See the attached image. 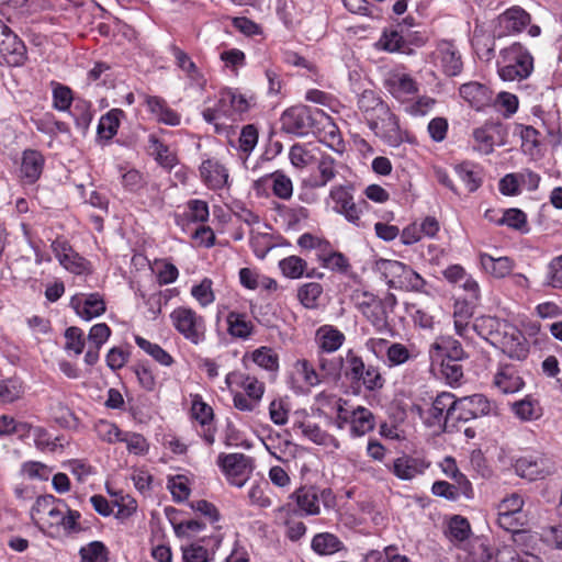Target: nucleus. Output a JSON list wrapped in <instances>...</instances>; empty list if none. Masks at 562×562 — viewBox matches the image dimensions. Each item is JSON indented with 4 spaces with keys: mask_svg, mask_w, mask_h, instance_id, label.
I'll list each match as a JSON object with an SVG mask.
<instances>
[{
    "mask_svg": "<svg viewBox=\"0 0 562 562\" xmlns=\"http://www.w3.org/2000/svg\"><path fill=\"white\" fill-rule=\"evenodd\" d=\"M515 473L530 482L544 480L555 472V464L542 454H526L515 460Z\"/></svg>",
    "mask_w": 562,
    "mask_h": 562,
    "instance_id": "obj_7",
    "label": "nucleus"
},
{
    "mask_svg": "<svg viewBox=\"0 0 562 562\" xmlns=\"http://www.w3.org/2000/svg\"><path fill=\"white\" fill-rule=\"evenodd\" d=\"M494 384L503 393H516L524 386V381L515 367L510 364L501 366L494 376Z\"/></svg>",
    "mask_w": 562,
    "mask_h": 562,
    "instance_id": "obj_27",
    "label": "nucleus"
},
{
    "mask_svg": "<svg viewBox=\"0 0 562 562\" xmlns=\"http://www.w3.org/2000/svg\"><path fill=\"white\" fill-rule=\"evenodd\" d=\"M467 562H494V557L487 541L483 538H473L467 544ZM497 555V553L495 554Z\"/></svg>",
    "mask_w": 562,
    "mask_h": 562,
    "instance_id": "obj_36",
    "label": "nucleus"
},
{
    "mask_svg": "<svg viewBox=\"0 0 562 562\" xmlns=\"http://www.w3.org/2000/svg\"><path fill=\"white\" fill-rule=\"evenodd\" d=\"M544 284L553 289H562V255L549 262Z\"/></svg>",
    "mask_w": 562,
    "mask_h": 562,
    "instance_id": "obj_64",
    "label": "nucleus"
},
{
    "mask_svg": "<svg viewBox=\"0 0 562 562\" xmlns=\"http://www.w3.org/2000/svg\"><path fill=\"white\" fill-rule=\"evenodd\" d=\"M362 315L368 319V322H370L378 333L383 334L391 330L389 314L384 311V307H382L380 299L364 311Z\"/></svg>",
    "mask_w": 562,
    "mask_h": 562,
    "instance_id": "obj_43",
    "label": "nucleus"
},
{
    "mask_svg": "<svg viewBox=\"0 0 562 562\" xmlns=\"http://www.w3.org/2000/svg\"><path fill=\"white\" fill-rule=\"evenodd\" d=\"M496 562H542L535 554L524 551L518 553L512 546H503L497 550Z\"/></svg>",
    "mask_w": 562,
    "mask_h": 562,
    "instance_id": "obj_57",
    "label": "nucleus"
},
{
    "mask_svg": "<svg viewBox=\"0 0 562 562\" xmlns=\"http://www.w3.org/2000/svg\"><path fill=\"white\" fill-rule=\"evenodd\" d=\"M135 344L156 362L164 367H170L175 362L172 356L162 349L158 344L151 342L146 338L135 335Z\"/></svg>",
    "mask_w": 562,
    "mask_h": 562,
    "instance_id": "obj_39",
    "label": "nucleus"
},
{
    "mask_svg": "<svg viewBox=\"0 0 562 562\" xmlns=\"http://www.w3.org/2000/svg\"><path fill=\"white\" fill-rule=\"evenodd\" d=\"M175 329L193 345H200L206 339V324L202 315L187 306H179L170 313Z\"/></svg>",
    "mask_w": 562,
    "mask_h": 562,
    "instance_id": "obj_5",
    "label": "nucleus"
},
{
    "mask_svg": "<svg viewBox=\"0 0 562 562\" xmlns=\"http://www.w3.org/2000/svg\"><path fill=\"white\" fill-rule=\"evenodd\" d=\"M368 125L376 135L392 137L400 132L398 119L386 103L378 109L375 116L369 119Z\"/></svg>",
    "mask_w": 562,
    "mask_h": 562,
    "instance_id": "obj_19",
    "label": "nucleus"
},
{
    "mask_svg": "<svg viewBox=\"0 0 562 562\" xmlns=\"http://www.w3.org/2000/svg\"><path fill=\"white\" fill-rule=\"evenodd\" d=\"M192 416L201 424V426H209L213 420V409L207 405L202 396L199 394L192 395Z\"/></svg>",
    "mask_w": 562,
    "mask_h": 562,
    "instance_id": "obj_60",
    "label": "nucleus"
},
{
    "mask_svg": "<svg viewBox=\"0 0 562 562\" xmlns=\"http://www.w3.org/2000/svg\"><path fill=\"white\" fill-rule=\"evenodd\" d=\"M271 186L273 194L282 200H290L293 194L292 180L282 171L277 170L269 175L259 178L255 182V189L259 190L261 187Z\"/></svg>",
    "mask_w": 562,
    "mask_h": 562,
    "instance_id": "obj_21",
    "label": "nucleus"
},
{
    "mask_svg": "<svg viewBox=\"0 0 562 562\" xmlns=\"http://www.w3.org/2000/svg\"><path fill=\"white\" fill-rule=\"evenodd\" d=\"M316 168L318 175L311 179L312 188H323L326 187L330 181H333L337 173V162L336 160L328 154H321L319 158L316 161Z\"/></svg>",
    "mask_w": 562,
    "mask_h": 562,
    "instance_id": "obj_28",
    "label": "nucleus"
},
{
    "mask_svg": "<svg viewBox=\"0 0 562 562\" xmlns=\"http://www.w3.org/2000/svg\"><path fill=\"white\" fill-rule=\"evenodd\" d=\"M44 164V156L38 150L25 149L20 168L23 181L29 184L35 183L43 172Z\"/></svg>",
    "mask_w": 562,
    "mask_h": 562,
    "instance_id": "obj_22",
    "label": "nucleus"
},
{
    "mask_svg": "<svg viewBox=\"0 0 562 562\" xmlns=\"http://www.w3.org/2000/svg\"><path fill=\"white\" fill-rule=\"evenodd\" d=\"M323 293L322 284L308 282L301 285L297 290V299L306 308H315L318 305V299Z\"/></svg>",
    "mask_w": 562,
    "mask_h": 562,
    "instance_id": "obj_51",
    "label": "nucleus"
},
{
    "mask_svg": "<svg viewBox=\"0 0 562 562\" xmlns=\"http://www.w3.org/2000/svg\"><path fill=\"white\" fill-rule=\"evenodd\" d=\"M387 91L398 100H406L417 93L416 81L407 74H394L385 81Z\"/></svg>",
    "mask_w": 562,
    "mask_h": 562,
    "instance_id": "obj_25",
    "label": "nucleus"
},
{
    "mask_svg": "<svg viewBox=\"0 0 562 562\" xmlns=\"http://www.w3.org/2000/svg\"><path fill=\"white\" fill-rule=\"evenodd\" d=\"M380 49L389 53H405L407 54L405 45V35L403 31L395 29L385 30L376 43Z\"/></svg>",
    "mask_w": 562,
    "mask_h": 562,
    "instance_id": "obj_38",
    "label": "nucleus"
},
{
    "mask_svg": "<svg viewBox=\"0 0 562 562\" xmlns=\"http://www.w3.org/2000/svg\"><path fill=\"white\" fill-rule=\"evenodd\" d=\"M226 323L228 334L235 338L248 339L254 331L252 323L243 313L229 312Z\"/></svg>",
    "mask_w": 562,
    "mask_h": 562,
    "instance_id": "obj_35",
    "label": "nucleus"
},
{
    "mask_svg": "<svg viewBox=\"0 0 562 562\" xmlns=\"http://www.w3.org/2000/svg\"><path fill=\"white\" fill-rule=\"evenodd\" d=\"M74 97L69 87L53 82V106L61 112L69 111Z\"/></svg>",
    "mask_w": 562,
    "mask_h": 562,
    "instance_id": "obj_58",
    "label": "nucleus"
},
{
    "mask_svg": "<svg viewBox=\"0 0 562 562\" xmlns=\"http://www.w3.org/2000/svg\"><path fill=\"white\" fill-rule=\"evenodd\" d=\"M97 436L108 443L121 442L123 432L114 423L100 419L94 425Z\"/></svg>",
    "mask_w": 562,
    "mask_h": 562,
    "instance_id": "obj_56",
    "label": "nucleus"
},
{
    "mask_svg": "<svg viewBox=\"0 0 562 562\" xmlns=\"http://www.w3.org/2000/svg\"><path fill=\"white\" fill-rule=\"evenodd\" d=\"M426 280L412 267L405 266L400 280L395 281V290L406 292H426Z\"/></svg>",
    "mask_w": 562,
    "mask_h": 562,
    "instance_id": "obj_37",
    "label": "nucleus"
},
{
    "mask_svg": "<svg viewBox=\"0 0 562 562\" xmlns=\"http://www.w3.org/2000/svg\"><path fill=\"white\" fill-rule=\"evenodd\" d=\"M473 330L512 359L524 360L529 355V344L524 334L512 323L495 316L475 318Z\"/></svg>",
    "mask_w": 562,
    "mask_h": 562,
    "instance_id": "obj_1",
    "label": "nucleus"
},
{
    "mask_svg": "<svg viewBox=\"0 0 562 562\" xmlns=\"http://www.w3.org/2000/svg\"><path fill=\"white\" fill-rule=\"evenodd\" d=\"M456 404V396L449 392L439 393L429 408V415L432 418L431 425L443 424L445 428L450 427V412Z\"/></svg>",
    "mask_w": 562,
    "mask_h": 562,
    "instance_id": "obj_23",
    "label": "nucleus"
},
{
    "mask_svg": "<svg viewBox=\"0 0 562 562\" xmlns=\"http://www.w3.org/2000/svg\"><path fill=\"white\" fill-rule=\"evenodd\" d=\"M24 393L23 382L19 378L0 380V402L13 403L22 397Z\"/></svg>",
    "mask_w": 562,
    "mask_h": 562,
    "instance_id": "obj_46",
    "label": "nucleus"
},
{
    "mask_svg": "<svg viewBox=\"0 0 562 562\" xmlns=\"http://www.w3.org/2000/svg\"><path fill=\"white\" fill-rule=\"evenodd\" d=\"M371 344L373 348H379L380 350L386 347V360L389 367H396L404 364L412 358V353L409 349L400 342H392L389 345L385 339H372Z\"/></svg>",
    "mask_w": 562,
    "mask_h": 562,
    "instance_id": "obj_31",
    "label": "nucleus"
},
{
    "mask_svg": "<svg viewBox=\"0 0 562 562\" xmlns=\"http://www.w3.org/2000/svg\"><path fill=\"white\" fill-rule=\"evenodd\" d=\"M470 533L471 527L467 518L460 515H454L450 518L446 530V535L450 541L461 543L469 538Z\"/></svg>",
    "mask_w": 562,
    "mask_h": 562,
    "instance_id": "obj_44",
    "label": "nucleus"
},
{
    "mask_svg": "<svg viewBox=\"0 0 562 562\" xmlns=\"http://www.w3.org/2000/svg\"><path fill=\"white\" fill-rule=\"evenodd\" d=\"M171 53L176 59L177 66L182 71H184L191 80H193L198 83H200L203 80V77H202L201 72L199 71L195 63L191 59V57L184 50H182L181 48H179L176 45H172Z\"/></svg>",
    "mask_w": 562,
    "mask_h": 562,
    "instance_id": "obj_45",
    "label": "nucleus"
},
{
    "mask_svg": "<svg viewBox=\"0 0 562 562\" xmlns=\"http://www.w3.org/2000/svg\"><path fill=\"white\" fill-rule=\"evenodd\" d=\"M459 93L476 111H482L493 104L492 90L486 85L477 81L463 83L459 89Z\"/></svg>",
    "mask_w": 562,
    "mask_h": 562,
    "instance_id": "obj_14",
    "label": "nucleus"
},
{
    "mask_svg": "<svg viewBox=\"0 0 562 562\" xmlns=\"http://www.w3.org/2000/svg\"><path fill=\"white\" fill-rule=\"evenodd\" d=\"M81 562H108V549L100 541H92L79 551Z\"/></svg>",
    "mask_w": 562,
    "mask_h": 562,
    "instance_id": "obj_59",
    "label": "nucleus"
},
{
    "mask_svg": "<svg viewBox=\"0 0 562 562\" xmlns=\"http://www.w3.org/2000/svg\"><path fill=\"white\" fill-rule=\"evenodd\" d=\"M347 402L339 398L336 403V416L334 425L338 429L349 426L350 436L353 438L362 437L371 432L375 427V416L364 407H347Z\"/></svg>",
    "mask_w": 562,
    "mask_h": 562,
    "instance_id": "obj_3",
    "label": "nucleus"
},
{
    "mask_svg": "<svg viewBox=\"0 0 562 562\" xmlns=\"http://www.w3.org/2000/svg\"><path fill=\"white\" fill-rule=\"evenodd\" d=\"M203 183L211 190H220L227 184L228 171L215 159L203 160L200 168Z\"/></svg>",
    "mask_w": 562,
    "mask_h": 562,
    "instance_id": "obj_16",
    "label": "nucleus"
},
{
    "mask_svg": "<svg viewBox=\"0 0 562 562\" xmlns=\"http://www.w3.org/2000/svg\"><path fill=\"white\" fill-rule=\"evenodd\" d=\"M526 517L522 513H506L498 512L497 522L501 528L512 532L513 542L518 547H524L526 540L530 537L529 533L522 529Z\"/></svg>",
    "mask_w": 562,
    "mask_h": 562,
    "instance_id": "obj_17",
    "label": "nucleus"
},
{
    "mask_svg": "<svg viewBox=\"0 0 562 562\" xmlns=\"http://www.w3.org/2000/svg\"><path fill=\"white\" fill-rule=\"evenodd\" d=\"M250 459L244 453H221L217 458V464L226 475L229 484L236 487H243L249 479Z\"/></svg>",
    "mask_w": 562,
    "mask_h": 562,
    "instance_id": "obj_10",
    "label": "nucleus"
},
{
    "mask_svg": "<svg viewBox=\"0 0 562 562\" xmlns=\"http://www.w3.org/2000/svg\"><path fill=\"white\" fill-rule=\"evenodd\" d=\"M324 113L318 109L296 105L288 109L281 116L282 130L299 136L307 135L316 122V115Z\"/></svg>",
    "mask_w": 562,
    "mask_h": 562,
    "instance_id": "obj_6",
    "label": "nucleus"
},
{
    "mask_svg": "<svg viewBox=\"0 0 562 562\" xmlns=\"http://www.w3.org/2000/svg\"><path fill=\"white\" fill-rule=\"evenodd\" d=\"M311 548L318 555H331L341 551L345 546L336 535L319 532L313 537Z\"/></svg>",
    "mask_w": 562,
    "mask_h": 562,
    "instance_id": "obj_34",
    "label": "nucleus"
},
{
    "mask_svg": "<svg viewBox=\"0 0 562 562\" xmlns=\"http://www.w3.org/2000/svg\"><path fill=\"white\" fill-rule=\"evenodd\" d=\"M428 467L429 463L424 459L403 454L393 461L390 470L400 480L408 481L422 474Z\"/></svg>",
    "mask_w": 562,
    "mask_h": 562,
    "instance_id": "obj_18",
    "label": "nucleus"
},
{
    "mask_svg": "<svg viewBox=\"0 0 562 562\" xmlns=\"http://www.w3.org/2000/svg\"><path fill=\"white\" fill-rule=\"evenodd\" d=\"M149 143L151 154L161 167L172 169L178 164L177 155L155 135L149 136Z\"/></svg>",
    "mask_w": 562,
    "mask_h": 562,
    "instance_id": "obj_41",
    "label": "nucleus"
},
{
    "mask_svg": "<svg viewBox=\"0 0 562 562\" xmlns=\"http://www.w3.org/2000/svg\"><path fill=\"white\" fill-rule=\"evenodd\" d=\"M497 36L520 34L531 23V15L521 7L513 5L501 13L497 19Z\"/></svg>",
    "mask_w": 562,
    "mask_h": 562,
    "instance_id": "obj_12",
    "label": "nucleus"
},
{
    "mask_svg": "<svg viewBox=\"0 0 562 562\" xmlns=\"http://www.w3.org/2000/svg\"><path fill=\"white\" fill-rule=\"evenodd\" d=\"M497 75L505 82H520L528 79L535 70V58L527 46L513 42L498 52Z\"/></svg>",
    "mask_w": 562,
    "mask_h": 562,
    "instance_id": "obj_2",
    "label": "nucleus"
},
{
    "mask_svg": "<svg viewBox=\"0 0 562 562\" xmlns=\"http://www.w3.org/2000/svg\"><path fill=\"white\" fill-rule=\"evenodd\" d=\"M345 335L331 325H323L316 330L315 340L322 352H335L345 341Z\"/></svg>",
    "mask_w": 562,
    "mask_h": 562,
    "instance_id": "obj_26",
    "label": "nucleus"
},
{
    "mask_svg": "<svg viewBox=\"0 0 562 562\" xmlns=\"http://www.w3.org/2000/svg\"><path fill=\"white\" fill-rule=\"evenodd\" d=\"M515 415L521 420H533L540 417L541 409L538 403L531 397L527 396L521 401L513 404Z\"/></svg>",
    "mask_w": 562,
    "mask_h": 562,
    "instance_id": "obj_53",
    "label": "nucleus"
},
{
    "mask_svg": "<svg viewBox=\"0 0 562 562\" xmlns=\"http://www.w3.org/2000/svg\"><path fill=\"white\" fill-rule=\"evenodd\" d=\"M188 211L186 212V218L194 223H205L209 220L210 211L209 205L203 200H190L187 203Z\"/></svg>",
    "mask_w": 562,
    "mask_h": 562,
    "instance_id": "obj_62",
    "label": "nucleus"
},
{
    "mask_svg": "<svg viewBox=\"0 0 562 562\" xmlns=\"http://www.w3.org/2000/svg\"><path fill=\"white\" fill-rule=\"evenodd\" d=\"M524 153L533 156L540 146V133L531 125H517Z\"/></svg>",
    "mask_w": 562,
    "mask_h": 562,
    "instance_id": "obj_49",
    "label": "nucleus"
},
{
    "mask_svg": "<svg viewBox=\"0 0 562 562\" xmlns=\"http://www.w3.org/2000/svg\"><path fill=\"white\" fill-rule=\"evenodd\" d=\"M300 428L302 434L312 442L338 449L340 447L339 441L327 431L323 430L317 424L300 422L294 425Z\"/></svg>",
    "mask_w": 562,
    "mask_h": 562,
    "instance_id": "obj_32",
    "label": "nucleus"
},
{
    "mask_svg": "<svg viewBox=\"0 0 562 562\" xmlns=\"http://www.w3.org/2000/svg\"><path fill=\"white\" fill-rule=\"evenodd\" d=\"M0 56L11 67L23 66L27 59L24 42L0 20Z\"/></svg>",
    "mask_w": 562,
    "mask_h": 562,
    "instance_id": "obj_8",
    "label": "nucleus"
},
{
    "mask_svg": "<svg viewBox=\"0 0 562 562\" xmlns=\"http://www.w3.org/2000/svg\"><path fill=\"white\" fill-rule=\"evenodd\" d=\"M252 361L262 369L277 371L279 368V357L269 347H260L251 353Z\"/></svg>",
    "mask_w": 562,
    "mask_h": 562,
    "instance_id": "obj_54",
    "label": "nucleus"
},
{
    "mask_svg": "<svg viewBox=\"0 0 562 562\" xmlns=\"http://www.w3.org/2000/svg\"><path fill=\"white\" fill-rule=\"evenodd\" d=\"M504 133V127L499 122L487 121L482 126L472 132L474 139V149L483 155L493 153L496 143V136Z\"/></svg>",
    "mask_w": 562,
    "mask_h": 562,
    "instance_id": "obj_15",
    "label": "nucleus"
},
{
    "mask_svg": "<svg viewBox=\"0 0 562 562\" xmlns=\"http://www.w3.org/2000/svg\"><path fill=\"white\" fill-rule=\"evenodd\" d=\"M472 419H474V415L467 397L456 398V404H453L452 412H450V427H456L460 422L467 423Z\"/></svg>",
    "mask_w": 562,
    "mask_h": 562,
    "instance_id": "obj_61",
    "label": "nucleus"
},
{
    "mask_svg": "<svg viewBox=\"0 0 562 562\" xmlns=\"http://www.w3.org/2000/svg\"><path fill=\"white\" fill-rule=\"evenodd\" d=\"M385 102L373 91L364 90L358 97V108L364 114L367 122L378 113V109Z\"/></svg>",
    "mask_w": 562,
    "mask_h": 562,
    "instance_id": "obj_47",
    "label": "nucleus"
},
{
    "mask_svg": "<svg viewBox=\"0 0 562 562\" xmlns=\"http://www.w3.org/2000/svg\"><path fill=\"white\" fill-rule=\"evenodd\" d=\"M435 54L447 76H458L462 71L461 55L451 42L441 41L438 43Z\"/></svg>",
    "mask_w": 562,
    "mask_h": 562,
    "instance_id": "obj_20",
    "label": "nucleus"
},
{
    "mask_svg": "<svg viewBox=\"0 0 562 562\" xmlns=\"http://www.w3.org/2000/svg\"><path fill=\"white\" fill-rule=\"evenodd\" d=\"M436 348L440 351L441 360L461 361L467 358L461 342L450 336L443 337L441 342L436 345Z\"/></svg>",
    "mask_w": 562,
    "mask_h": 562,
    "instance_id": "obj_48",
    "label": "nucleus"
},
{
    "mask_svg": "<svg viewBox=\"0 0 562 562\" xmlns=\"http://www.w3.org/2000/svg\"><path fill=\"white\" fill-rule=\"evenodd\" d=\"M316 256L322 267L333 272L348 274L351 269L349 259L342 252L333 250L330 246L322 249Z\"/></svg>",
    "mask_w": 562,
    "mask_h": 562,
    "instance_id": "obj_29",
    "label": "nucleus"
},
{
    "mask_svg": "<svg viewBox=\"0 0 562 562\" xmlns=\"http://www.w3.org/2000/svg\"><path fill=\"white\" fill-rule=\"evenodd\" d=\"M279 267L286 278L299 279L306 271L307 263L299 256H289L280 260Z\"/></svg>",
    "mask_w": 562,
    "mask_h": 562,
    "instance_id": "obj_55",
    "label": "nucleus"
},
{
    "mask_svg": "<svg viewBox=\"0 0 562 562\" xmlns=\"http://www.w3.org/2000/svg\"><path fill=\"white\" fill-rule=\"evenodd\" d=\"M225 383L228 389H231L232 385L244 389L245 394L257 403L261 400L265 392L263 383L259 382L254 376L240 372H229L225 378Z\"/></svg>",
    "mask_w": 562,
    "mask_h": 562,
    "instance_id": "obj_24",
    "label": "nucleus"
},
{
    "mask_svg": "<svg viewBox=\"0 0 562 562\" xmlns=\"http://www.w3.org/2000/svg\"><path fill=\"white\" fill-rule=\"evenodd\" d=\"M497 225H506L521 233H527L529 231L527 215L519 209L506 210L498 218Z\"/></svg>",
    "mask_w": 562,
    "mask_h": 562,
    "instance_id": "obj_50",
    "label": "nucleus"
},
{
    "mask_svg": "<svg viewBox=\"0 0 562 562\" xmlns=\"http://www.w3.org/2000/svg\"><path fill=\"white\" fill-rule=\"evenodd\" d=\"M90 108L91 105L89 102L79 100L76 102L72 111H70L77 127L83 132L88 130L92 121V112Z\"/></svg>",
    "mask_w": 562,
    "mask_h": 562,
    "instance_id": "obj_63",
    "label": "nucleus"
},
{
    "mask_svg": "<svg viewBox=\"0 0 562 562\" xmlns=\"http://www.w3.org/2000/svg\"><path fill=\"white\" fill-rule=\"evenodd\" d=\"M123 115L124 112L120 109H112L106 114L102 115L97 128L98 136L106 140L113 138V136L117 133L120 119Z\"/></svg>",
    "mask_w": 562,
    "mask_h": 562,
    "instance_id": "obj_40",
    "label": "nucleus"
},
{
    "mask_svg": "<svg viewBox=\"0 0 562 562\" xmlns=\"http://www.w3.org/2000/svg\"><path fill=\"white\" fill-rule=\"evenodd\" d=\"M52 250L59 263L69 272L77 276L92 273V266L89 260L79 255L66 240H54Z\"/></svg>",
    "mask_w": 562,
    "mask_h": 562,
    "instance_id": "obj_11",
    "label": "nucleus"
},
{
    "mask_svg": "<svg viewBox=\"0 0 562 562\" xmlns=\"http://www.w3.org/2000/svg\"><path fill=\"white\" fill-rule=\"evenodd\" d=\"M258 143V130L255 125L248 124L241 128L238 138V149L243 154L241 158L247 159Z\"/></svg>",
    "mask_w": 562,
    "mask_h": 562,
    "instance_id": "obj_52",
    "label": "nucleus"
},
{
    "mask_svg": "<svg viewBox=\"0 0 562 562\" xmlns=\"http://www.w3.org/2000/svg\"><path fill=\"white\" fill-rule=\"evenodd\" d=\"M405 266L406 265L401 261L390 259H379L375 262L376 271L380 272L391 289L395 288V281L400 280Z\"/></svg>",
    "mask_w": 562,
    "mask_h": 562,
    "instance_id": "obj_42",
    "label": "nucleus"
},
{
    "mask_svg": "<svg viewBox=\"0 0 562 562\" xmlns=\"http://www.w3.org/2000/svg\"><path fill=\"white\" fill-rule=\"evenodd\" d=\"M70 306L75 310L76 314L85 321L99 317L106 310L104 299L98 292L74 295L70 299Z\"/></svg>",
    "mask_w": 562,
    "mask_h": 562,
    "instance_id": "obj_13",
    "label": "nucleus"
},
{
    "mask_svg": "<svg viewBox=\"0 0 562 562\" xmlns=\"http://www.w3.org/2000/svg\"><path fill=\"white\" fill-rule=\"evenodd\" d=\"M480 263L486 273L497 279L505 278L514 268L509 257H493L488 254H480Z\"/></svg>",
    "mask_w": 562,
    "mask_h": 562,
    "instance_id": "obj_30",
    "label": "nucleus"
},
{
    "mask_svg": "<svg viewBox=\"0 0 562 562\" xmlns=\"http://www.w3.org/2000/svg\"><path fill=\"white\" fill-rule=\"evenodd\" d=\"M329 198L334 202L333 210L336 213L344 215L348 222L357 226H361L360 215L362 213V207L367 206V202L364 200L356 203L353 195L346 186L333 187L329 191Z\"/></svg>",
    "mask_w": 562,
    "mask_h": 562,
    "instance_id": "obj_9",
    "label": "nucleus"
},
{
    "mask_svg": "<svg viewBox=\"0 0 562 562\" xmlns=\"http://www.w3.org/2000/svg\"><path fill=\"white\" fill-rule=\"evenodd\" d=\"M146 104L149 111L158 116V121L170 126L180 124V115L170 109L160 97L146 95Z\"/></svg>",
    "mask_w": 562,
    "mask_h": 562,
    "instance_id": "obj_33",
    "label": "nucleus"
},
{
    "mask_svg": "<svg viewBox=\"0 0 562 562\" xmlns=\"http://www.w3.org/2000/svg\"><path fill=\"white\" fill-rule=\"evenodd\" d=\"M291 498L303 516L319 515L321 502L326 509H333L336 506V495L329 487L319 488L315 485H304L296 488L291 494Z\"/></svg>",
    "mask_w": 562,
    "mask_h": 562,
    "instance_id": "obj_4",
    "label": "nucleus"
}]
</instances>
